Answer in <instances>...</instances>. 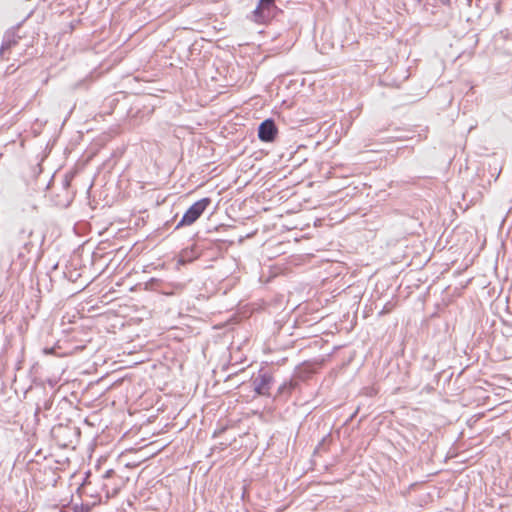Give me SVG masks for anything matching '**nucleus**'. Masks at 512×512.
Returning <instances> with one entry per match:
<instances>
[{"instance_id":"2","label":"nucleus","mask_w":512,"mask_h":512,"mask_svg":"<svg viewBox=\"0 0 512 512\" xmlns=\"http://www.w3.org/2000/svg\"><path fill=\"white\" fill-rule=\"evenodd\" d=\"M277 129L272 120H265L259 126L258 136L262 141L270 142L274 139Z\"/></svg>"},{"instance_id":"4","label":"nucleus","mask_w":512,"mask_h":512,"mask_svg":"<svg viewBox=\"0 0 512 512\" xmlns=\"http://www.w3.org/2000/svg\"><path fill=\"white\" fill-rule=\"evenodd\" d=\"M274 0H260L259 5L255 10V16L257 17V20L265 19L269 16V14H265L266 11H269L270 8L273 6Z\"/></svg>"},{"instance_id":"5","label":"nucleus","mask_w":512,"mask_h":512,"mask_svg":"<svg viewBox=\"0 0 512 512\" xmlns=\"http://www.w3.org/2000/svg\"><path fill=\"white\" fill-rule=\"evenodd\" d=\"M44 352H45L46 354H49V353H52V352H53V349H45V350H44Z\"/></svg>"},{"instance_id":"6","label":"nucleus","mask_w":512,"mask_h":512,"mask_svg":"<svg viewBox=\"0 0 512 512\" xmlns=\"http://www.w3.org/2000/svg\"><path fill=\"white\" fill-rule=\"evenodd\" d=\"M441 2L445 5H448L450 3V0H441Z\"/></svg>"},{"instance_id":"3","label":"nucleus","mask_w":512,"mask_h":512,"mask_svg":"<svg viewBox=\"0 0 512 512\" xmlns=\"http://www.w3.org/2000/svg\"><path fill=\"white\" fill-rule=\"evenodd\" d=\"M271 377L263 374L254 380L255 391L258 394L265 395L268 393Z\"/></svg>"},{"instance_id":"1","label":"nucleus","mask_w":512,"mask_h":512,"mask_svg":"<svg viewBox=\"0 0 512 512\" xmlns=\"http://www.w3.org/2000/svg\"><path fill=\"white\" fill-rule=\"evenodd\" d=\"M210 204V199L203 198L197 202H195L184 214L182 220L179 222V226L191 225L193 224L205 211V209Z\"/></svg>"}]
</instances>
